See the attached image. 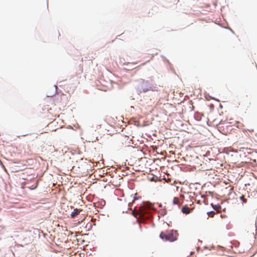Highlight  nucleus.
Instances as JSON below:
<instances>
[{
    "mask_svg": "<svg viewBox=\"0 0 257 257\" xmlns=\"http://www.w3.org/2000/svg\"><path fill=\"white\" fill-rule=\"evenodd\" d=\"M173 203L174 204L179 205L180 204V200L178 198L175 197L173 199Z\"/></svg>",
    "mask_w": 257,
    "mask_h": 257,
    "instance_id": "nucleus-6",
    "label": "nucleus"
},
{
    "mask_svg": "<svg viewBox=\"0 0 257 257\" xmlns=\"http://www.w3.org/2000/svg\"><path fill=\"white\" fill-rule=\"evenodd\" d=\"M79 210L78 209L75 208L71 214V218H74L75 216L79 214Z\"/></svg>",
    "mask_w": 257,
    "mask_h": 257,
    "instance_id": "nucleus-4",
    "label": "nucleus"
},
{
    "mask_svg": "<svg viewBox=\"0 0 257 257\" xmlns=\"http://www.w3.org/2000/svg\"><path fill=\"white\" fill-rule=\"evenodd\" d=\"M181 211L183 213H185L186 214H189L190 213L189 208L186 206L183 207L181 209Z\"/></svg>",
    "mask_w": 257,
    "mask_h": 257,
    "instance_id": "nucleus-5",
    "label": "nucleus"
},
{
    "mask_svg": "<svg viewBox=\"0 0 257 257\" xmlns=\"http://www.w3.org/2000/svg\"><path fill=\"white\" fill-rule=\"evenodd\" d=\"M37 184H38V183H36V185H35V186L34 187V188H33L32 189H34V188H36V187H37Z\"/></svg>",
    "mask_w": 257,
    "mask_h": 257,
    "instance_id": "nucleus-11",
    "label": "nucleus"
},
{
    "mask_svg": "<svg viewBox=\"0 0 257 257\" xmlns=\"http://www.w3.org/2000/svg\"><path fill=\"white\" fill-rule=\"evenodd\" d=\"M149 210L150 207H148L145 204L142 205L140 207L139 211L137 213L139 218H140L143 221H145L152 217V215L151 214Z\"/></svg>",
    "mask_w": 257,
    "mask_h": 257,
    "instance_id": "nucleus-1",
    "label": "nucleus"
},
{
    "mask_svg": "<svg viewBox=\"0 0 257 257\" xmlns=\"http://www.w3.org/2000/svg\"><path fill=\"white\" fill-rule=\"evenodd\" d=\"M160 237L163 240L169 241H174L177 239L176 233L173 231H171L167 233H164L162 232L160 233Z\"/></svg>",
    "mask_w": 257,
    "mask_h": 257,
    "instance_id": "nucleus-2",
    "label": "nucleus"
},
{
    "mask_svg": "<svg viewBox=\"0 0 257 257\" xmlns=\"http://www.w3.org/2000/svg\"><path fill=\"white\" fill-rule=\"evenodd\" d=\"M240 200H241L244 203H246L247 202V199L245 198L244 195H242L240 197Z\"/></svg>",
    "mask_w": 257,
    "mask_h": 257,
    "instance_id": "nucleus-9",
    "label": "nucleus"
},
{
    "mask_svg": "<svg viewBox=\"0 0 257 257\" xmlns=\"http://www.w3.org/2000/svg\"><path fill=\"white\" fill-rule=\"evenodd\" d=\"M213 208L217 210V211H219V210L221 209V206L219 205H212Z\"/></svg>",
    "mask_w": 257,
    "mask_h": 257,
    "instance_id": "nucleus-7",
    "label": "nucleus"
},
{
    "mask_svg": "<svg viewBox=\"0 0 257 257\" xmlns=\"http://www.w3.org/2000/svg\"><path fill=\"white\" fill-rule=\"evenodd\" d=\"M243 130L244 132H246L247 131L250 132V133H252L254 132V130L252 128H243Z\"/></svg>",
    "mask_w": 257,
    "mask_h": 257,
    "instance_id": "nucleus-8",
    "label": "nucleus"
},
{
    "mask_svg": "<svg viewBox=\"0 0 257 257\" xmlns=\"http://www.w3.org/2000/svg\"><path fill=\"white\" fill-rule=\"evenodd\" d=\"M207 214L208 216L212 217L215 214V213L214 211H211L207 212Z\"/></svg>",
    "mask_w": 257,
    "mask_h": 257,
    "instance_id": "nucleus-10",
    "label": "nucleus"
},
{
    "mask_svg": "<svg viewBox=\"0 0 257 257\" xmlns=\"http://www.w3.org/2000/svg\"><path fill=\"white\" fill-rule=\"evenodd\" d=\"M232 126L227 123H222L219 124L218 128L219 131L223 134L227 135L229 134L232 129Z\"/></svg>",
    "mask_w": 257,
    "mask_h": 257,
    "instance_id": "nucleus-3",
    "label": "nucleus"
}]
</instances>
